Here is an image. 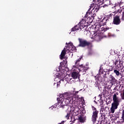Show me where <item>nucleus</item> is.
Returning a JSON list of instances; mask_svg holds the SVG:
<instances>
[{
	"label": "nucleus",
	"instance_id": "obj_28",
	"mask_svg": "<svg viewBox=\"0 0 124 124\" xmlns=\"http://www.w3.org/2000/svg\"><path fill=\"white\" fill-rule=\"evenodd\" d=\"M120 96L121 97V99L123 100H124V90L123 91V93H121L120 94Z\"/></svg>",
	"mask_w": 124,
	"mask_h": 124
},
{
	"label": "nucleus",
	"instance_id": "obj_17",
	"mask_svg": "<svg viewBox=\"0 0 124 124\" xmlns=\"http://www.w3.org/2000/svg\"><path fill=\"white\" fill-rule=\"evenodd\" d=\"M108 22H109V19L107 17H104L101 21V24H102V26H105Z\"/></svg>",
	"mask_w": 124,
	"mask_h": 124
},
{
	"label": "nucleus",
	"instance_id": "obj_10",
	"mask_svg": "<svg viewBox=\"0 0 124 124\" xmlns=\"http://www.w3.org/2000/svg\"><path fill=\"white\" fill-rule=\"evenodd\" d=\"M87 21H89L88 20H86L84 18L79 23L82 27L84 29L85 27H87L88 26V22Z\"/></svg>",
	"mask_w": 124,
	"mask_h": 124
},
{
	"label": "nucleus",
	"instance_id": "obj_2",
	"mask_svg": "<svg viewBox=\"0 0 124 124\" xmlns=\"http://www.w3.org/2000/svg\"><path fill=\"white\" fill-rule=\"evenodd\" d=\"M113 103L111 104V107L109 110L110 114H114L115 110L118 109V107L120 105V100H119V97H117L116 93L113 95Z\"/></svg>",
	"mask_w": 124,
	"mask_h": 124
},
{
	"label": "nucleus",
	"instance_id": "obj_40",
	"mask_svg": "<svg viewBox=\"0 0 124 124\" xmlns=\"http://www.w3.org/2000/svg\"><path fill=\"white\" fill-rule=\"evenodd\" d=\"M101 74H103V71H102Z\"/></svg>",
	"mask_w": 124,
	"mask_h": 124
},
{
	"label": "nucleus",
	"instance_id": "obj_41",
	"mask_svg": "<svg viewBox=\"0 0 124 124\" xmlns=\"http://www.w3.org/2000/svg\"><path fill=\"white\" fill-rule=\"evenodd\" d=\"M104 75H105H105H106V74H104Z\"/></svg>",
	"mask_w": 124,
	"mask_h": 124
},
{
	"label": "nucleus",
	"instance_id": "obj_14",
	"mask_svg": "<svg viewBox=\"0 0 124 124\" xmlns=\"http://www.w3.org/2000/svg\"><path fill=\"white\" fill-rule=\"evenodd\" d=\"M66 45H67L66 50H67V51H69L70 52H71V50L73 47V44L71 43L67 44V43H66Z\"/></svg>",
	"mask_w": 124,
	"mask_h": 124
},
{
	"label": "nucleus",
	"instance_id": "obj_33",
	"mask_svg": "<svg viewBox=\"0 0 124 124\" xmlns=\"http://www.w3.org/2000/svg\"><path fill=\"white\" fill-rule=\"evenodd\" d=\"M95 5V4H94V3L91 4V5H90V8L91 9V8H93V7Z\"/></svg>",
	"mask_w": 124,
	"mask_h": 124
},
{
	"label": "nucleus",
	"instance_id": "obj_11",
	"mask_svg": "<svg viewBox=\"0 0 124 124\" xmlns=\"http://www.w3.org/2000/svg\"><path fill=\"white\" fill-rule=\"evenodd\" d=\"M117 13L120 15H122L121 20L124 22V8L122 10H118Z\"/></svg>",
	"mask_w": 124,
	"mask_h": 124
},
{
	"label": "nucleus",
	"instance_id": "obj_22",
	"mask_svg": "<svg viewBox=\"0 0 124 124\" xmlns=\"http://www.w3.org/2000/svg\"><path fill=\"white\" fill-rule=\"evenodd\" d=\"M93 9H95V11H98V10H99V6L98 5L95 4V6L93 8Z\"/></svg>",
	"mask_w": 124,
	"mask_h": 124
},
{
	"label": "nucleus",
	"instance_id": "obj_8",
	"mask_svg": "<svg viewBox=\"0 0 124 124\" xmlns=\"http://www.w3.org/2000/svg\"><path fill=\"white\" fill-rule=\"evenodd\" d=\"M102 27V26H101V25H96V27H95V29H97V28H98V31H101V32L102 33H103V32H105V31H108V30H109V27Z\"/></svg>",
	"mask_w": 124,
	"mask_h": 124
},
{
	"label": "nucleus",
	"instance_id": "obj_29",
	"mask_svg": "<svg viewBox=\"0 0 124 124\" xmlns=\"http://www.w3.org/2000/svg\"><path fill=\"white\" fill-rule=\"evenodd\" d=\"M119 6L120 8H121V7H124V3L123 2H120V3H119Z\"/></svg>",
	"mask_w": 124,
	"mask_h": 124
},
{
	"label": "nucleus",
	"instance_id": "obj_18",
	"mask_svg": "<svg viewBox=\"0 0 124 124\" xmlns=\"http://www.w3.org/2000/svg\"><path fill=\"white\" fill-rule=\"evenodd\" d=\"M110 78L111 79L110 80V83H111L112 85H114V84L117 82V79H116V78H115L112 75H110Z\"/></svg>",
	"mask_w": 124,
	"mask_h": 124
},
{
	"label": "nucleus",
	"instance_id": "obj_20",
	"mask_svg": "<svg viewBox=\"0 0 124 124\" xmlns=\"http://www.w3.org/2000/svg\"><path fill=\"white\" fill-rule=\"evenodd\" d=\"M78 121L80 123H84L85 122V118L82 116H80L78 118Z\"/></svg>",
	"mask_w": 124,
	"mask_h": 124
},
{
	"label": "nucleus",
	"instance_id": "obj_34",
	"mask_svg": "<svg viewBox=\"0 0 124 124\" xmlns=\"http://www.w3.org/2000/svg\"><path fill=\"white\" fill-rule=\"evenodd\" d=\"M60 85H61V80H60L59 81H58V82H57V87H59Z\"/></svg>",
	"mask_w": 124,
	"mask_h": 124
},
{
	"label": "nucleus",
	"instance_id": "obj_12",
	"mask_svg": "<svg viewBox=\"0 0 124 124\" xmlns=\"http://www.w3.org/2000/svg\"><path fill=\"white\" fill-rule=\"evenodd\" d=\"M66 45H67L66 50H67V51H69L70 52H71V50L73 47V44L71 43L67 44V43H66Z\"/></svg>",
	"mask_w": 124,
	"mask_h": 124
},
{
	"label": "nucleus",
	"instance_id": "obj_42",
	"mask_svg": "<svg viewBox=\"0 0 124 124\" xmlns=\"http://www.w3.org/2000/svg\"><path fill=\"white\" fill-rule=\"evenodd\" d=\"M96 124H99V123H97Z\"/></svg>",
	"mask_w": 124,
	"mask_h": 124
},
{
	"label": "nucleus",
	"instance_id": "obj_25",
	"mask_svg": "<svg viewBox=\"0 0 124 124\" xmlns=\"http://www.w3.org/2000/svg\"><path fill=\"white\" fill-rule=\"evenodd\" d=\"M77 50V49H76V47H75L74 46H73V47L72 48L70 53H72L73 52H76Z\"/></svg>",
	"mask_w": 124,
	"mask_h": 124
},
{
	"label": "nucleus",
	"instance_id": "obj_5",
	"mask_svg": "<svg viewBox=\"0 0 124 124\" xmlns=\"http://www.w3.org/2000/svg\"><path fill=\"white\" fill-rule=\"evenodd\" d=\"M120 16L121 15L119 14L118 15L115 16L113 17V20L112 22V24H113V25L118 26V25H120V24H121L122 21H121V18H120Z\"/></svg>",
	"mask_w": 124,
	"mask_h": 124
},
{
	"label": "nucleus",
	"instance_id": "obj_37",
	"mask_svg": "<svg viewBox=\"0 0 124 124\" xmlns=\"http://www.w3.org/2000/svg\"><path fill=\"white\" fill-rule=\"evenodd\" d=\"M97 1L98 2V3H100V2H101L100 0H97Z\"/></svg>",
	"mask_w": 124,
	"mask_h": 124
},
{
	"label": "nucleus",
	"instance_id": "obj_31",
	"mask_svg": "<svg viewBox=\"0 0 124 124\" xmlns=\"http://www.w3.org/2000/svg\"><path fill=\"white\" fill-rule=\"evenodd\" d=\"M112 16H113V15L109 14V15L108 16V17L107 18V19H108V20L109 19H112Z\"/></svg>",
	"mask_w": 124,
	"mask_h": 124
},
{
	"label": "nucleus",
	"instance_id": "obj_19",
	"mask_svg": "<svg viewBox=\"0 0 124 124\" xmlns=\"http://www.w3.org/2000/svg\"><path fill=\"white\" fill-rule=\"evenodd\" d=\"M105 117L106 115L105 114L102 113L101 115V122H104V120H105Z\"/></svg>",
	"mask_w": 124,
	"mask_h": 124
},
{
	"label": "nucleus",
	"instance_id": "obj_4",
	"mask_svg": "<svg viewBox=\"0 0 124 124\" xmlns=\"http://www.w3.org/2000/svg\"><path fill=\"white\" fill-rule=\"evenodd\" d=\"M92 110L93 111L92 117V121L93 124H95L96 122L97 118H98V110L94 107L92 106Z\"/></svg>",
	"mask_w": 124,
	"mask_h": 124
},
{
	"label": "nucleus",
	"instance_id": "obj_32",
	"mask_svg": "<svg viewBox=\"0 0 124 124\" xmlns=\"http://www.w3.org/2000/svg\"><path fill=\"white\" fill-rule=\"evenodd\" d=\"M116 119H118L120 118V114H119V112H117V115L115 116Z\"/></svg>",
	"mask_w": 124,
	"mask_h": 124
},
{
	"label": "nucleus",
	"instance_id": "obj_13",
	"mask_svg": "<svg viewBox=\"0 0 124 124\" xmlns=\"http://www.w3.org/2000/svg\"><path fill=\"white\" fill-rule=\"evenodd\" d=\"M66 45H67L66 50H67V51H69L70 52H71V50L73 47V44L71 43L67 44V43H66Z\"/></svg>",
	"mask_w": 124,
	"mask_h": 124
},
{
	"label": "nucleus",
	"instance_id": "obj_39",
	"mask_svg": "<svg viewBox=\"0 0 124 124\" xmlns=\"http://www.w3.org/2000/svg\"><path fill=\"white\" fill-rule=\"evenodd\" d=\"M73 67L75 68V67H76V66H73Z\"/></svg>",
	"mask_w": 124,
	"mask_h": 124
},
{
	"label": "nucleus",
	"instance_id": "obj_1",
	"mask_svg": "<svg viewBox=\"0 0 124 124\" xmlns=\"http://www.w3.org/2000/svg\"><path fill=\"white\" fill-rule=\"evenodd\" d=\"M79 93L78 91L71 92H66L63 94H60L58 98H57L58 105L60 107L65 110L68 109V105L67 104H71V112L72 116H71L72 123H74L76 119L72 121V117H75L78 115L79 112V102H78V98L76 97V94Z\"/></svg>",
	"mask_w": 124,
	"mask_h": 124
},
{
	"label": "nucleus",
	"instance_id": "obj_30",
	"mask_svg": "<svg viewBox=\"0 0 124 124\" xmlns=\"http://www.w3.org/2000/svg\"><path fill=\"white\" fill-rule=\"evenodd\" d=\"M122 119L123 121H124V109L122 110Z\"/></svg>",
	"mask_w": 124,
	"mask_h": 124
},
{
	"label": "nucleus",
	"instance_id": "obj_27",
	"mask_svg": "<svg viewBox=\"0 0 124 124\" xmlns=\"http://www.w3.org/2000/svg\"><path fill=\"white\" fill-rule=\"evenodd\" d=\"M96 38V40H97V41H99L100 40V39H101V38H102V36H96L95 37Z\"/></svg>",
	"mask_w": 124,
	"mask_h": 124
},
{
	"label": "nucleus",
	"instance_id": "obj_15",
	"mask_svg": "<svg viewBox=\"0 0 124 124\" xmlns=\"http://www.w3.org/2000/svg\"><path fill=\"white\" fill-rule=\"evenodd\" d=\"M65 55H66V50L65 47H64L63 49L62 50L60 55L61 60H63V59H64Z\"/></svg>",
	"mask_w": 124,
	"mask_h": 124
},
{
	"label": "nucleus",
	"instance_id": "obj_6",
	"mask_svg": "<svg viewBox=\"0 0 124 124\" xmlns=\"http://www.w3.org/2000/svg\"><path fill=\"white\" fill-rule=\"evenodd\" d=\"M91 11V8H89L88 12L86 13L85 15V16L84 17V19L85 20H88V21H91V20H93L94 16L92 15V12Z\"/></svg>",
	"mask_w": 124,
	"mask_h": 124
},
{
	"label": "nucleus",
	"instance_id": "obj_35",
	"mask_svg": "<svg viewBox=\"0 0 124 124\" xmlns=\"http://www.w3.org/2000/svg\"><path fill=\"white\" fill-rule=\"evenodd\" d=\"M118 60H116L115 62H114V65H117L118 64Z\"/></svg>",
	"mask_w": 124,
	"mask_h": 124
},
{
	"label": "nucleus",
	"instance_id": "obj_7",
	"mask_svg": "<svg viewBox=\"0 0 124 124\" xmlns=\"http://www.w3.org/2000/svg\"><path fill=\"white\" fill-rule=\"evenodd\" d=\"M77 69H78L79 72L82 71V72L86 73L87 70H88L89 69V65L86 64L84 65L83 64H80L77 68Z\"/></svg>",
	"mask_w": 124,
	"mask_h": 124
},
{
	"label": "nucleus",
	"instance_id": "obj_3",
	"mask_svg": "<svg viewBox=\"0 0 124 124\" xmlns=\"http://www.w3.org/2000/svg\"><path fill=\"white\" fill-rule=\"evenodd\" d=\"M78 41L79 44L78 47H87V46H93V44L91 42L87 41V40H84L83 39L79 38Z\"/></svg>",
	"mask_w": 124,
	"mask_h": 124
},
{
	"label": "nucleus",
	"instance_id": "obj_26",
	"mask_svg": "<svg viewBox=\"0 0 124 124\" xmlns=\"http://www.w3.org/2000/svg\"><path fill=\"white\" fill-rule=\"evenodd\" d=\"M114 73H115L117 76H119V75H120V72L118 70H114Z\"/></svg>",
	"mask_w": 124,
	"mask_h": 124
},
{
	"label": "nucleus",
	"instance_id": "obj_16",
	"mask_svg": "<svg viewBox=\"0 0 124 124\" xmlns=\"http://www.w3.org/2000/svg\"><path fill=\"white\" fill-rule=\"evenodd\" d=\"M72 77L73 79H77V78H79V73L77 72H73L72 73Z\"/></svg>",
	"mask_w": 124,
	"mask_h": 124
},
{
	"label": "nucleus",
	"instance_id": "obj_36",
	"mask_svg": "<svg viewBox=\"0 0 124 124\" xmlns=\"http://www.w3.org/2000/svg\"><path fill=\"white\" fill-rule=\"evenodd\" d=\"M104 121H100V123H99V124H104Z\"/></svg>",
	"mask_w": 124,
	"mask_h": 124
},
{
	"label": "nucleus",
	"instance_id": "obj_38",
	"mask_svg": "<svg viewBox=\"0 0 124 124\" xmlns=\"http://www.w3.org/2000/svg\"><path fill=\"white\" fill-rule=\"evenodd\" d=\"M100 72H101V68H100L99 70V74H100Z\"/></svg>",
	"mask_w": 124,
	"mask_h": 124
},
{
	"label": "nucleus",
	"instance_id": "obj_21",
	"mask_svg": "<svg viewBox=\"0 0 124 124\" xmlns=\"http://www.w3.org/2000/svg\"><path fill=\"white\" fill-rule=\"evenodd\" d=\"M81 60H82V57H79V58L76 61L75 64L77 65V66H78V64H79V62Z\"/></svg>",
	"mask_w": 124,
	"mask_h": 124
},
{
	"label": "nucleus",
	"instance_id": "obj_9",
	"mask_svg": "<svg viewBox=\"0 0 124 124\" xmlns=\"http://www.w3.org/2000/svg\"><path fill=\"white\" fill-rule=\"evenodd\" d=\"M82 29H84L82 27L79 23L76 25L72 29L71 31H82Z\"/></svg>",
	"mask_w": 124,
	"mask_h": 124
},
{
	"label": "nucleus",
	"instance_id": "obj_24",
	"mask_svg": "<svg viewBox=\"0 0 124 124\" xmlns=\"http://www.w3.org/2000/svg\"><path fill=\"white\" fill-rule=\"evenodd\" d=\"M117 66L118 68H120L123 66V63L122 62V61H119V63L117 65Z\"/></svg>",
	"mask_w": 124,
	"mask_h": 124
},
{
	"label": "nucleus",
	"instance_id": "obj_23",
	"mask_svg": "<svg viewBox=\"0 0 124 124\" xmlns=\"http://www.w3.org/2000/svg\"><path fill=\"white\" fill-rule=\"evenodd\" d=\"M70 115H71V113L70 112H68L67 114L65 116V118L66 120L69 119V117H70Z\"/></svg>",
	"mask_w": 124,
	"mask_h": 124
}]
</instances>
